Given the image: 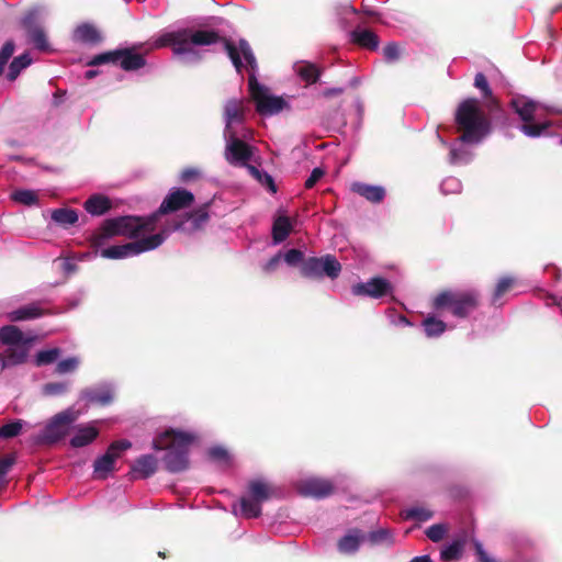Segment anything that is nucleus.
<instances>
[{
    "label": "nucleus",
    "instance_id": "1",
    "mask_svg": "<svg viewBox=\"0 0 562 562\" xmlns=\"http://www.w3.org/2000/svg\"><path fill=\"white\" fill-rule=\"evenodd\" d=\"M222 42L224 49L232 60L238 74L243 70L239 45L236 46L231 40L221 37L214 30L181 29L162 34L155 43V47L170 46L175 54L181 55L193 52V46H209Z\"/></svg>",
    "mask_w": 562,
    "mask_h": 562
},
{
    "label": "nucleus",
    "instance_id": "2",
    "mask_svg": "<svg viewBox=\"0 0 562 562\" xmlns=\"http://www.w3.org/2000/svg\"><path fill=\"white\" fill-rule=\"evenodd\" d=\"M454 121L459 139L467 144L482 142L492 130L490 116L482 110L480 101L475 98L463 100L457 108Z\"/></svg>",
    "mask_w": 562,
    "mask_h": 562
},
{
    "label": "nucleus",
    "instance_id": "3",
    "mask_svg": "<svg viewBox=\"0 0 562 562\" xmlns=\"http://www.w3.org/2000/svg\"><path fill=\"white\" fill-rule=\"evenodd\" d=\"M194 440V435L190 432L169 428L153 440V448L166 450L162 459L166 469L171 473H178L189 468V451Z\"/></svg>",
    "mask_w": 562,
    "mask_h": 562
},
{
    "label": "nucleus",
    "instance_id": "4",
    "mask_svg": "<svg viewBox=\"0 0 562 562\" xmlns=\"http://www.w3.org/2000/svg\"><path fill=\"white\" fill-rule=\"evenodd\" d=\"M156 220L153 214L148 216L125 215L105 220L100 226L94 245H101L114 236L137 238L143 233H150L156 228Z\"/></svg>",
    "mask_w": 562,
    "mask_h": 562
},
{
    "label": "nucleus",
    "instance_id": "5",
    "mask_svg": "<svg viewBox=\"0 0 562 562\" xmlns=\"http://www.w3.org/2000/svg\"><path fill=\"white\" fill-rule=\"evenodd\" d=\"M481 305L476 290H443L431 302L435 311H448L457 318H467Z\"/></svg>",
    "mask_w": 562,
    "mask_h": 562
},
{
    "label": "nucleus",
    "instance_id": "6",
    "mask_svg": "<svg viewBox=\"0 0 562 562\" xmlns=\"http://www.w3.org/2000/svg\"><path fill=\"white\" fill-rule=\"evenodd\" d=\"M248 90L256 111L260 115L271 116L290 109L288 101L282 97L270 94L269 89L259 83L255 74H250L248 77Z\"/></svg>",
    "mask_w": 562,
    "mask_h": 562
},
{
    "label": "nucleus",
    "instance_id": "7",
    "mask_svg": "<svg viewBox=\"0 0 562 562\" xmlns=\"http://www.w3.org/2000/svg\"><path fill=\"white\" fill-rule=\"evenodd\" d=\"M165 234H154L124 245L110 246L101 250V256L108 259H121L158 248L165 240Z\"/></svg>",
    "mask_w": 562,
    "mask_h": 562
},
{
    "label": "nucleus",
    "instance_id": "8",
    "mask_svg": "<svg viewBox=\"0 0 562 562\" xmlns=\"http://www.w3.org/2000/svg\"><path fill=\"white\" fill-rule=\"evenodd\" d=\"M341 271V265L333 255L324 257H310L301 266V274L305 278L321 279L328 277L336 279Z\"/></svg>",
    "mask_w": 562,
    "mask_h": 562
},
{
    "label": "nucleus",
    "instance_id": "9",
    "mask_svg": "<svg viewBox=\"0 0 562 562\" xmlns=\"http://www.w3.org/2000/svg\"><path fill=\"white\" fill-rule=\"evenodd\" d=\"M132 447V442L127 439L113 441L106 449L105 453L93 462V475L98 480H104L115 469V461L122 453Z\"/></svg>",
    "mask_w": 562,
    "mask_h": 562
},
{
    "label": "nucleus",
    "instance_id": "10",
    "mask_svg": "<svg viewBox=\"0 0 562 562\" xmlns=\"http://www.w3.org/2000/svg\"><path fill=\"white\" fill-rule=\"evenodd\" d=\"M194 194L187 189L173 188L165 196L156 212L153 213L156 222L162 215L189 209L194 203Z\"/></svg>",
    "mask_w": 562,
    "mask_h": 562
},
{
    "label": "nucleus",
    "instance_id": "11",
    "mask_svg": "<svg viewBox=\"0 0 562 562\" xmlns=\"http://www.w3.org/2000/svg\"><path fill=\"white\" fill-rule=\"evenodd\" d=\"M70 431V408L56 414L44 428L40 441L55 443Z\"/></svg>",
    "mask_w": 562,
    "mask_h": 562
},
{
    "label": "nucleus",
    "instance_id": "12",
    "mask_svg": "<svg viewBox=\"0 0 562 562\" xmlns=\"http://www.w3.org/2000/svg\"><path fill=\"white\" fill-rule=\"evenodd\" d=\"M21 25L35 48L45 50L48 47L46 34L38 21L37 10L27 11L21 20Z\"/></svg>",
    "mask_w": 562,
    "mask_h": 562
},
{
    "label": "nucleus",
    "instance_id": "13",
    "mask_svg": "<svg viewBox=\"0 0 562 562\" xmlns=\"http://www.w3.org/2000/svg\"><path fill=\"white\" fill-rule=\"evenodd\" d=\"M392 284L382 277L371 278L368 282L353 284L351 292L356 296H369L380 299L392 292Z\"/></svg>",
    "mask_w": 562,
    "mask_h": 562
},
{
    "label": "nucleus",
    "instance_id": "14",
    "mask_svg": "<svg viewBox=\"0 0 562 562\" xmlns=\"http://www.w3.org/2000/svg\"><path fill=\"white\" fill-rule=\"evenodd\" d=\"M252 156L251 146L238 138L234 133L231 134L226 145L225 158L231 165H243Z\"/></svg>",
    "mask_w": 562,
    "mask_h": 562
},
{
    "label": "nucleus",
    "instance_id": "15",
    "mask_svg": "<svg viewBox=\"0 0 562 562\" xmlns=\"http://www.w3.org/2000/svg\"><path fill=\"white\" fill-rule=\"evenodd\" d=\"M299 491L304 496L324 498L335 492L331 481L322 477H312L301 482Z\"/></svg>",
    "mask_w": 562,
    "mask_h": 562
},
{
    "label": "nucleus",
    "instance_id": "16",
    "mask_svg": "<svg viewBox=\"0 0 562 562\" xmlns=\"http://www.w3.org/2000/svg\"><path fill=\"white\" fill-rule=\"evenodd\" d=\"M72 33L77 42L90 47L99 46L104 41L102 30L97 24L91 22H83L78 24Z\"/></svg>",
    "mask_w": 562,
    "mask_h": 562
},
{
    "label": "nucleus",
    "instance_id": "17",
    "mask_svg": "<svg viewBox=\"0 0 562 562\" xmlns=\"http://www.w3.org/2000/svg\"><path fill=\"white\" fill-rule=\"evenodd\" d=\"M157 470V459L151 454H144L137 458L131 468L132 480L147 479Z\"/></svg>",
    "mask_w": 562,
    "mask_h": 562
},
{
    "label": "nucleus",
    "instance_id": "18",
    "mask_svg": "<svg viewBox=\"0 0 562 562\" xmlns=\"http://www.w3.org/2000/svg\"><path fill=\"white\" fill-rule=\"evenodd\" d=\"M29 357L25 346H11L0 353V370L26 362Z\"/></svg>",
    "mask_w": 562,
    "mask_h": 562
},
{
    "label": "nucleus",
    "instance_id": "19",
    "mask_svg": "<svg viewBox=\"0 0 562 562\" xmlns=\"http://www.w3.org/2000/svg\"><path fill=\"white\" fill-rule=\"evenodd\" d=\"M99 436V429L93 425L72 426V448L90 445Z\"/></svg>",
    "mask_w": 562,
    "mask_h": 562
},
{
    "label": "nucleus",
    "instance_id": "20",
    "mask_svg": "<svg viewBox=\"0 0 562 562\" xmlns=\"http://www.w3.org/2000/svg\"><path fill=\"white\" fill-rule=\"evenodd\" d=\"M510 106L519 115L521 121L528 123L533 121L538 104L525 95H517L510 100Z\"/></svg>",
    "mask_w": 562,
    "mask_h": 562
},
{
    "label": "nucleus",
    "instance_id": "21",
    "mask_svg": "<svg viewBox=\"0 0 562 562\" xmlns=\"http://www.w3.org/2000/svg\"><path fill=\"white\" fill-rule=\"evenodd\" d=\"M364 533L359 529H351L339 539L337 547L340 553L350 554L358 551L360 543L364 540Z\"/></svg>",
    "mask_w": 562,
    "mask_h": 562
},
{
    "label": "nucleus",
    "instance_id": "22",
    "mask_svg": "<svg viewBox=\"0 0 562 562\" xmlns=\"http://www.w3.org/2000/svg\"><path fill=\"white\" fill-rule=\"evenodd\" d=\"M120 66L125 71H134L143 68L146 65V60L143 55L133 53L132 48L119 49Z\"/></svg>",
    "mask_w": 562,
    "mask_h": 562
},
{
    "label": "nucleus",
    "instance_id": "23",
    "mask_svg": "<svg viewBox=\"0 0 562 562\" xmlns=\"http://www.w3.org/2000/svg\"><path fill=\"white\" fill-rule=\"evenodd\" d=\"M85 210L93 215L101 216L112 209L111 200L103 194H92L85 203Z\"/></svg>",
    "mask_w": 562,
    "mask_h": 562
},
{
    "label": "nucleus",
    "instance_id": "24",
    "mask_svg": "<svg viewBox=\"0 0 562 562\" xmlns=\"http://www.w3.org/2000/svg\"><path fill=\"white\" fill-rule=\"evenodd\" d=\"M351 190L372 203H380L385 196V190L380 186L355 182Z\"/></svg>",
    "mask_w": 562,
    "mask_h": 562
},
{
    "label": "nucleus",
    "instance_id": "25",
    "mask_svg": "<svg viewBox=\"0 0 562 562\" xmlns=\"http://www.w3.org/2000/svg\"><path fill=\"white\" fill-rule=\"evenodd\" d=\"M224 116L226 130L228 131L234 122H243L245 119V109L243 100L231 99L224 106Z\"/></svg>",
    "mask_w": 562,
    "mask_h": 562
},
{
    "label": "nucleus",
    "instance_id": "26",
    "mask_svg": "<svg viewBox=\"0 0 562 562\" xmlns=\"http://www.w3.org/2000/svg\"><path fill=\"white\" fill-rule=\"evenodd\" d=\"M351 38L355 44L369 50H376L380 44L379 36L367 29L352 31Z\"/></svg>",
    "mask_w": 562,
    "mask_h": 562
},
{
    "label": "nucleus",
    "instance_id": "27",
    "mask_svg": "<svg viewBox=\"0 0 562 562\" xmlns=\"http://www.w3.org/2000/svg\"><path fill=\"white\" fill-rule=\"evenodd\" d=\"M467 543V535H462L454 539L450 544L446 546L440 552L442 562L457 561L461 559Z\"/></svg>",
    "mask_w": 562,
    "mask_h": 562
},
{
    "label": "nucleus",
    "instance_id": "28",
    "mask_svg": "<svg viewBox=\"0 0 562 562\" xmlns=\"http://www.w3.org/2000/svg\"><path fill=\"white\" fill-rule=\"evenodd\" d=\"M80 398L89 404L105 406L112 402L113 395L108 389H87L81 392Z\"/></svg>",
    "mask_w": 562,
    "mask_h": 562
},
{
    "label": "nucleus",
    "instance_id": "29",
    "mask_svg": "<svg viewBox=\"0 0 562 562\" xmlns=\"http://www.w3.org/2000/svg\"><path fill=\"white\" fill-rule=\"evenodd\" d=\"M44 315V310L36 304H29L9 314L11 322H21L26 319H34Z\"/></svg>",
    "mask_w": 562,
    "mask_h": 562
},
{
    "label": "nucleus",
    "instance_id": "30",
    "mask_svg": "<svg viewBox=\"0 0 562 562\" xmlns=\"http://www.w3.org/2000/svg\"><path fill=\"white\" fill-rule=\"evenodd\" d=\"M295 71L297 76L307 85L317 82L321 77V69L312 63L302 61L296 65Z\"/></svg>",
    "mask_w": 562,
    "mask_h": 562
},
{
    "label": "nucleus",
    "instance_id": "31",
    "mask_svg": "<svg viewBox=\"0 0 562 562\" xmlns=\"http://www.w3.org/2000/svg\"><path fill=\"white\" fill-rule=\"evenodd\" d=\"M23 340V331L14 325H5L0 328V342L11 347L20 346Z\"/></svg>",
    "mask_w": 562,
    "mask_h": 562
},
{
    "label": "nucleus",
    "instance_id": "32",
    "mask_svg": "<svg viewBox=\"0 0 562 562\" xmlns=\"http://www.w3.org/2000/svg\"><path fill=\"white\" fill-rule=\"evenodd\" d=\"M292 231V225L288 216H279L272 226V238L274 243H282L288 238Z\"/></svg>",
    "mask_w": 562,
    "mask_h": 562
},
{
    "label": "nucleus",
    "instance_id": "33",
    "mask_svg": "<svg viewBox=\"0 0 562 562\" xmlns=\"http://www.w3.org/2000/svg\"><path fill=\"white\" fill-rule=\"evenodd\" d=\"M248 491L250 494V497L262 503L265 501H268L271 496L270 487L267 483L255 480L249 482Z\"/></svg>",
    "mask_w": 562,
    "mask_h": 562
},
{
    "label": "nucleus",
    "instance_id": "34",
    "mask_svg": "<svg viewBox=\"0 0 562 562\" xmlns=\"http://www.w3.org/2000/svg\"><path fill=\"white\" fill-rule=\"evenodd\" d=\"M423 327L427 337H438L447 329V324L435 316H427L423 321Z\"/></svg>",
    "mask_w": 562,
    "mask_h": 562
},
{
    "label": "nucleus",
    "instance_id": "35",
    "mask_svg": "<svg viewBox=\"0 0 562 562\" xmlns=\"http://www.w3.org/2000/svg\"><path fill=\"white\" fill-rule=\"evenodd\" d=\"M207 210L209 204L206 203L200 206L199 209L186 214L187 221L192 222V226L194 229H200L203 227L204 224L207 223V221L210 220Z\"/></svg>",
    "mask_w": 562,
    "mask_h": 562
},
{
    "label": "nucleus",
    "instance_id": "36",
    "mask_svg": "<svg viewBox=\"0 0 562 562\" xmlns=\"http://www.w3.org/2000/svg\"><path fill=\"white\" fill-rule=\"evenodd\" d=\"M240 510L246 518H257L261 515V503L251 497H241Z\"/></svg>",
    "mask_w": 562,
    "mask_h": 562
},
{
    "label": "nucleus",
    "instance_id": "37",
    "mask_svg": "<svg viewBox=\"0 0 562 562\" xmlns=\"http://www.w3.org/2000/svg\"><path fill=\"white\" fill-rule=\"evenodd\" d=\"M475 88L480 89L483 98L490 101V108L498 106L497 100L493 97L492 89L488 86L486 77L482 72H477L474 78Z\"/></svg>",
    "mask_w": 562,
    "mask_h": 562
},
{
    "label": "nucleus",
    "instance_id": "38",
    "mask_svg": "<svg viewBox=\"0 0 562 562\" xmlns=\"http://www.w3.org/2000/svg\"><path fill=\"white\" fill-rule=\"evenodd\" d=\"M31 61L32 59L26 53L15 57L9 66L8 79L11 81L15 80L21 70L26 68Z\"/></svg>",
    "mask_w": 562,
    "mask_h": 562
},
{
    "label": "nucleus",
    "instance_id": "39",
    "mask_svg": "<svg viewBox=\"0 0 562 562\" xmlns=\"http://www.w3.org/2000/svg\"><path fill=\"white\" fill-rule=\"evenodd\" d=\"M119 49L104 52L93 56L88 63L87 66H100L104 64H116L120 59Z\"/></svg>",
    "mask_w": 562,
    "mask_h": 562
},
{
    "label": "nucleus",
    "instance_id": "40",
    "mask_svg": "<svg viewBox=\"0 0 562 562\" xmlns=\"http://www.w3.org/2000/svg\"><path fill=\"white\" fill-rule=\"evenodd\" d=\"M12 199L23 205L31 206L38 202V196L35 191L21 189L12 193Z\"/></svg>",
    "mask_w": 562,
    "mask_h": 562
},
{
    "label": "nucleus",
    "instance_id": "41",
    "mask_svg": "<svg viewBox=\"0 0 562 562\" xmlns=\"http://www.w3.org/2000/svg\"><path fill=\"white\" fill-rule=\"evenodd\" d=\"M60 355V350L58 348L41 350L36 353L34 363L36 367H43L55 362Z\"/></svg>",
    "mask_w": 562,
    "mask_h": 562
},
{
    "label": "nucleus",
    "instance_id": "42",
    "mask_svg": "<svg viewBox=\"0 0 562 562\" xmlns=\"http://www.w3.org/2000/svg\"><path fill=\"white\" fill-rule=\"evenodd\" d=\"M15 461L14 454H5L0 458V488L7 485L8 481L5 476L15 464Z\"/></svg>",
    "mask_w": 562,
    "mask_h": 562
},
{
    "label": "nucleus",
    "instance_id": "43",
    "mask_svg": "<svg viewBox=\"0 0 562 562\" xmlns=\"http://www.w3.org/2000/svg\"><path fill=\"white\" fill-rule=\"evenodd\" d=\"M23 427V422L18 419L11 423H8L0 427V439H11L16 437Z\"/></svg>",
    "mask_w": 562,
    "mask_h": 562
},
{
    "label": "nucleus",
    "instance_id": "44",
    "mask_svg": "<svg viewBox=\"0 0 562 562\" xmlns=\"http://www.w3.org/2000/svg\"><path fill=\"white\" fill-rule=\"evenodd\" d=\"M209 458L215 462H218L225 467H229L231 457L228 451L220 446L212 447L207 451Z\"/></svg>",
    "mask_w": 562,
    "mask_h": 562
},
{
    "label": "nucleus",
    "instance_id": "45",
    "mask_svg": "<svg viewBox=\"0 0 562 562\" xmlns=\"http://www.w3.org/2000/svg\"><path fill=\"white\" fill-rule=\"evenodd\" d=\"M548 127V123H533V121H531L528 123L524 122L520 130L525 135L529 137H539Z\"/></svg>",
    "mask_w": 562,
    "mask_h": 562
},
{
    "label": "nucleus",
    "instance_id": "46",
    "mask_svg": "<svg viewBox=\"0 0 562 562\" xmlns=\"http://www.w3.org/2000/svg\"><path fill=\"white\" fill-rule=\"evenodd\" d=\"M514 284V279L509 277L502 278L494 290L493 293V304H495L505 293H507Z\"/></svg>",
    "mask_w": 562,
    "mask_h": 562
},
{
    "label": "nucleus",
    "instance_id": "47",
    "mask_svg": "<svg viewBox=\"0 0 562 562\" xmlns=\"http://www.w3.org/2000/svg\"><path fill=\"white\" fill-rule=\"evenodd\" d=\"M432 517V513L423 507H413L405 510L406 519H414L418 521H427Z\"/></svg>",
    "mask_w": 562,
    "mask_h": 562
},
{
    "label": "nucleus",
    "instance_id": "48",
    "mask_svg": "<svg viewBox=\"0 0 562 562\" xmlns=\"http://www.w3.org/2000/svg\"><path fill=\"white\" fill-rule=\"evenodd\" d=\"M239 49H240V53L244 56L246 63L248 64V66L250 67V69L254 72L257 68V60H256V57L252 53V49H251L249 43L244 38L239 40Z\"/></svg>",
    "mask_w": 562,
    "mask_h": 562
},
{
    "label": "nucleus",
    "instance_id": "49",
    "mask_svg": "<svg viewBox=\"0 0 562 562\" xmlns=\"http://www.w3.org/2000/svg\"><path fill=\"white\" fill-rule=\"evenodd\" d=\"M13 53H14L13 41H7L0 50V76L3 75L5 65L8 64L9 59L12 57Z\"/></svg>",
    "mask_w": 562,
    "mask_h": 562
},
{
    "label": "nucleus",
    "instance_id": "50",
    "mask_svg": "<svg viewBox=\"0 0 562 562\" xmlns=\"http://www.w3.org/2000/svg\"><path fill=\"white\" fill-rule=\"evenodd\" d=\"M369 540L372 544L386 543L392 544L393 539L387 529H379L369 533Z\"/></svg>",
    "mask_w": 562,
    "mask_h": 562
},
{
    "label": "nucleus",
    "instance_id": "51",
    "mask_svg": "<svg viewBox=\"0 0 562 562\" xmlns=\"http://www.w3.org/2000/svg\"><path fill=\"white\" fill-rule=\"evenodd\" d=\"M383 56L385 61L387 63H394L397 61L401 57V48L395 42L389 43L383 48Z\"/></svg>",
    "mask_w": 562,
    "mask_h": 562
},
{
    "label": "nucleus",
    "instance_id": "52",
    "mask_svg": "<svg viewBox=\"0 0 562 562\" xmlns=\"http://www.w3.org/2000/svg\"><path fill=\"white\" fill-rule=\"evenodd\" d=\"M448 531L447 527L442 524H436L430 526L426 530V536L434 542H439L442 540L443 536Z\"/></svg>",
    "mask_w": 562,
    "mask_h": 562
},
{
    "label": "nucleus",
    "instance_id": "53",
    "mask_svg": "<svg viewBox=\"0 0 562 562\" xmlns=\"http://www.w3.org/2000/svg\"><path fill=\"white\" fill-rule=\"evenodd\" d=\"M67 392V384L60 382L47 383L43 386V393L47 396L60 395Z\"/></svg>",
    "mask_w": 562,
    "mask_h": 562
},
{
    "label": "nucleus",
    "instance_id": "54",
    "mask_svg": "<svg viewBox=\"0 0 562 562\" xmlns=\"http://www.w3.org/2000/svg\"><path fill=\"white\" fill-rule=\"evenodd\" d=\"M52 220L60 225H69L70 224V210L68 209H57L52 212Z\"/></svg>",
    "mask_w": 562,
    "mask_h": 562
},
{
    "label": "nucleus",
    "instance_id": "55",
    "mask_svg": "<svg viewBox=\"0 0 562 562\" xmlns=\"http://www.w3.org/2000/svg\"><path fill=\"white\" fill-rule=\"evenodd\" d=\"M304 260V254L300 249H290L284 255V261L289 266H296L300 262L303 263Z\"/></svg>",
    "mask_w": 562,
    "mask_h": 562
},
{
    "label": "nucleus",
    "instance_id": "56",
    "mask_svg": "<svg viewBox=\"0 0 562 562\" xmlns=\"http://www.w3.org/2000/svg\"><path fill=\"white\" fill-rule=\"evenodd\" d=\"M324 175L325 171L322 168H314L304 183L305 189H312Z\"/></svg>",
    "mask_w": 562,
    "mask_h": 562
},
{
    "label": "nucleus",
    "instance_id": "57",
    "mask_svg": "<svg viewBox=\"0 0 562 562\" xmlns=\"http://www.w3.org/2000/svg\"><path fill=\"white\" fill-rule=\"evenodd\" d=\"M473 546H474L475 554L477 555L479 562H495L494 559L488 557V554L485 552V550L483 549V546L480 541L474 540Z\"/></svg>",
    "mask_w": 562,
    "mask_h": 562
},
{
    "label": "nucleus",
    "instance_id": "58",
    "mask_svg": "<svg viewBox=\"0 0 562 562\" xmlns=\"http://www.w3.org/2000/svg\"><path fill=\"white\" fill-rule=\"evenodd\" d=\"M282 259L281 252L276 254L272 258H270L263 267L266 272H273L280 265Z\"/></svg>",
    "mask_w": 562,
    "mask_h": 562
},
{
    "label": "nucleus",
    "instance_id": "59",
    "mask_svg": "<svg viewBox=\"0 0 562 562\" xmlns=\"http://www.w3.org/2000/svg\"><path fill=\"white\" fill-rule=\"evenodd\" d=\"M198 176H199L198 170H195L193 168H187V169L182 170V172L180 175V179L183 182H188L190 180L195 179Z\"/></svg>",
    "mask_w": 562,
    "mask_h": 562
},
{
    "label": "nucleus",
    "instance_id": "60",
    "mask_svg": "<svg viewBox=\"0 0 562 562\" xmlns=\"http://www.w3.org/2000/svg\"><path fill=\"white\" fill-rule=\"evenodd\" d=\"M259 181L262 184L267 186L273 193L277 191L274 180L269 173L262 172L261 180H259Z\"/></svg>",
    "mask_w": 562,
    "mask_h": 562
},
{
    "label": "nucleus",
    "instance_id": "61",
    "mask_svg": "<svg viewBox=\"0 0 562 562\" xmlns=\"http://www.w3.org/2000/svg\"><path fill=\"white\" fill-rule=\"evenodd\" d=\"M69 371H70V358L61 360L56 367L57 373H67Z\"/></svg>",
    "mask_w": 562,
    "mask_h": 562
},
{
    "label": "nucleus",
    "instance_id": "62",
    "mask_svg": "<svg viewBox=\"0 0 562 562\" xmlns=\"http://www.w3.org/2000/svg\"><path fill=\"white\" fill-rule=\"evenodd\" d=\"M341 93H344V89L342 88H328V89L323 91V95L325 98H331V97L340 95Z\"/></svg>",
    "mask_w": 562,
    "mask_h": 562
},
{
    "label": "nucleus",
    "instance_id": "63",
    "mask_svg": "<svg viewBox=\"0 0 562 562\" xmlns=\"http://www.w3.org/2000/svg\"><path fill=\"white\" fill-rule=\"evenodd\" d=\"M36 340L35 336H29L23 334V340L20 342V346H25L27 352L30 351L31 346Z\"/></svg>",
    "mask_w": 562,
    "mask_h": 562
},
{
    "label": "nucleus",
    "instance_id": "64",
    "mask_svg": "<svg viewBox=\"0 0 562 562\" xmlns=\"http://www.w3.org/2000/svg\"><path fill=\"white\" fill-rule=\"evenodd\" d=\"M411 562H431V559L429 555H420L414 558Z\"/></svg>",
    "mask_w": 562,
    "mask_h": 562
}]
</instances>
